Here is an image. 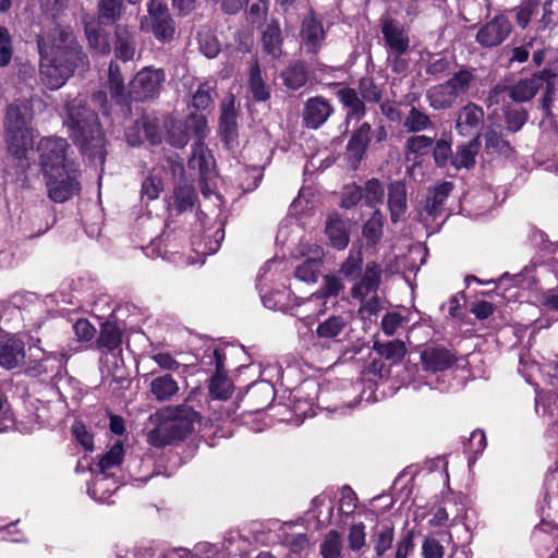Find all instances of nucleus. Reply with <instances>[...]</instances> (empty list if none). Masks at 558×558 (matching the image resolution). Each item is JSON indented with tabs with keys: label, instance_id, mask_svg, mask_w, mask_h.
Returning <instances> with one entry per match:
<instances>
[{
	"label": "nucleus",
	"instance_id": "obj_1",
	"mask_svg": "<svg viewBox=\"0 0 558 558\" xmlns=\"http://www.w3.org/2000/svg\"><path fill=\"white\" fill-rule=\"evenodd\" d=\"M39 75L49 89L62 87L76 72L89 69V59L83 51L73 31L56 25L37 36Z\"/></svg>",
	"mask_w": 558,
	"mask_h": 558
},
{
	"label": "nucleus",
	"instance_id": "obj_2",
	"mask_svg": "<svg viewBox=\"0 0 558 558\" xmlns=\"http://www.w3.org/2000/svg\"><path fill=\"white\" fill-rule=\"evenodd\" d=\"M65 125L83 155L100 165L105 161V137L98 116L86 107V99L77 96L65 105Z\"/></svg>",
	"mask_w": 558,
	"mask_h": 558
},
{
	"label": "nucleus",
	"instance_id": "obj_3",
	"mask_svg": "<svg viewBox=\"0 0 558 558\" xmlns=\"http://www.w3.org/2000/svg\"><path fill=\"white\" fill-rule=\"evenodd\" d=\"M155 427L147 434V441L162 448L177 440L186 438L199 423L201 415L186 403L167 407L148 418Z\"/></svg>",
	"mask_w": 558,
	"mask_h": 558
},
{
	"label": "nucleus",
	"instance_id": "obj_4",
	"mask_svg": "<svg viewBox=\"0 0 558 558\" xmlns=\"http://www.w3.org/2000/svg\"><path fill=\"white\" fill-rule=\"evenodd\" d=\"M33 109L28 100H19L7 109L4 132L9 151L22 158L33 147L34 132L31 128Z\"/></svg>",
	"mask_w": 558,
	"mask_h": 558
},
{
	"label": "nucleus",
	"instance_id": "obj_5",
	"mask_svg": "<svg viewBox=\"0 0 558 558\" xmlns=\"http://www.w3.org/2000/svg\"><path fill=\"white\" fill-rule=\"evenodd\" d=\"M556 72L551 69H544L529 78L518 81L511 86L495 87L489 95V100L497 96L500 90L506 92L513 101L524 102L531 100L539 89L544 90L543 106L548 108L555 95Z\"/></svg>",
	"mask_w": 558,
	"mask_h": 558
},
{
	"label": "nucleus",
	"instance_id": "obj_6",
	"mask_svg": "<svg viewBox=\"0 0 558 558\" xmlns=\"http://www.w3.org/2000/svg\"><path fill=\"white\" fill-rule=\"evenodd\" d=\"M474 81L473 71L462 68L444 83L430 86L426 92V99L434 110L450 109L459 98L469 93Z\"/></svg>",
	"mask_w": 558,
	"mask_h": 558
},
{
	"label": "nucleus",
	"instance_id": "obj_7",
	"mask_svg": "<svg viewBox=\"0 0 558 558\" xmlns=\"http://www.w3.org/2000/svg\"><path fill=\"white\" fill-rule=\"evenodd\" d=\"M141 28L150 32L160 43H169L174 38L175 24L162 0L148 1L147 15L142 19Z\"/></svg>",
	"mask_w": 558,
	"mask_h": 558
},
{
	"label": "nucleus",
	"instance_id": "obj_8",
	"mask_svg": "<svg viewBox=\"0 0 558 558\" xmlns=\"http://www.w3.org/2000/svg\"><path fill=\"white\" fill-rule=\"evenodd\" d=\"M49 198L54 203H64L81 191L76 166L45 174Z\"/></svg>",
	"mask_w": 558,
	"mask_h": 558
},
{
	"label": "nucleus",
	"instance_id": "obj_9",
	"mask_svg": "<svg viewBox=\"0 0 558 558\" xmlns=\"http://www.w3.org/2000/svg\"><path fill=\"white\" fill-rule=\"evenodd\" d=\"M68 149L69 144L62 137H47L40 141L38 151L45 174L75 166L68 158Z\"/></svg>",
	"mask_w": 558,
	"mask_h": 558
},
{
	"label": "nucleus",
	"instance_id": "obj_10",
	"mask_svg": "<svg viewBox=\"0 0 558 558\" xmlns=\"http://www.w3.org/2000/svg\"><path fill=\"white\" fill-rule=\"evenodd\" d=\"M165 82V72L145 68L131 82V95L136 100H146L157 96Z\"/></svg>",
	"mask_w": 558,
	"mask_h": 558
},
{
	"label": "nucleus",
	"instance_id": "obj_11",
	"mask_svg": "<svg viewBox=\"0 0 558 558\" xmlns=\"http://www.w3.org/2000/svg\"><path fill=\"white\" fill-rule=\"evenodd\" d=\"M512 24L505 14H498L485 23L476 34V41L485 48L501 45L511 34Z\"/></svg>",
	"mask_w": 558,
	"mask_h": 558
},
{
	"label": "nucleus",
	"instance_id": "obj_12",
	"mask_svg": "<svg viewBox=\"0 0 558 558\" xmlns=\"http://www.w3.org/2000/svg\"><path fill=\"white\" fill-rule=\"evenodd\" d=\"M484 110L474 102L462 106L456 117L454 130L463 137H480V131L484 124Z\"/></svg>",
	"mask_w": 558,
	"mask_h": 558
},
{
	"label": "nucleus",
	"instance_id": "obj_13",
	"mask_svg": "<svg viewBox=\"0 0 558 558\" xmlns=\"http://www.w3.org/2000/svg\"><path fill=\"white\" fill-rule=\"evenodd\" d=\"M452 189L453 184L451 182H442L429 189L424 205L417 210L418 219L428 222L441 216Z\"/></svg>",
	"mask_w": 558,
	"mask_h": 558
},
{
	"label": "nucleus",
	"instance_id": "obj_14",
	"mask_svg": "<svg viewBox=\"0 0 558 558\" xmlns=\"http://www.w3.org/2000/svg\"><path fill=\"white\" fill-rule=\"evenodd\" d=\"M381 34L389 58L407 53L410 47V39L407 31L399 22L392 19L383 20Z\"/></svg>",
	"mask_w": 558,
	"mask_h": 558
},
{
	"label": "nucleus",
	"instance_id": "obj_15",
	"mask_svg": "<svg viewBox=\"0 0 558 558\" xmlns=\"http://www.w3.org/2000/svg\"><path fill=\"white\" fill-rule=\"evenodd\" d=\"M193 128L195 134L202 138L205 136L206 118L203 114H191L185 123L174 122L168 131L167 141L175 148L184 147L190 140L187 130Z\"/></svg>",
	"mask_w": 558,
	"mask_h": 558
},
{
	"label": "nucleus",
	"instance_id": "obj_16",
	"mask_svg": "<svg viewBox=\"0 0 558 558\" xmlns=\"http://www.w3.org/2000/svg\"><path fill=\"white\" fill-rule=\"evenodd\" d=\"M333 113L330 101L322 96L308 98L303 109V122L310 129L320 128Z\"/></svg>",
	"mask_w": 558,
	"mask_h": 558
},
{
	"label": "nucleus",
	"instance_id": "obj_17",
	"mask_svg": "<svg viewBox=\"0 0 558 558\" xmlns=\"http://www.w3.org/2000/svg\"><path fill=\"white\" fill-rule=\"evenodd\" d=\"M381 269L375 262L367 263L361 279L351 289L353 299L363 301L368 295L376 293L380 284Z\"/></svg>",
	"mask_w": 558,
	"mask_h": 558
},
{
	"label": "nucleus",
	"instance_id": "obj_18",
	"mask_svg": "<svg viewBox=\"0 0 558 558\" xmlns=\"http://www.w3.org/2000/svg\"><path fill=\"white\" fill-rule=\"evenodd\" d=\"M123 444L118 440L111 446L110 450L99 459L98 466L101 476L96 477L93 486V494H96L100 488L105 486V482L107 481L108 476L112 474L111 470L120 466L123 461Z\"/></svg>",
	"mask_w": 558,
	"mask_h": 558
},
{
	"label": "nucleus",
	"instance_id": "obj_19",
	"mask_svg": "<svg viewBox=\"0 0 558 558\" xmlns=\"http://www.w3.org/2000/svg\"><path fill=\"white\" fill-rule=\"evenodd\" d=\"M300 37L303 47L308 52L316 53L325 40V31L322 22L313 15L305 17L301 25Z\"/></svg>",
	"mask_w": 558,
	"mask_h": 558
},
{
	"label": "nucleus",
	"instance_id": "obj_20",
	"mask_svg": "<svg viewBox=\"0 0 558 558\" xmlns=\"http://www.w3.org/2000/svg\"><path fill=\"white\" fill-rule=\"evenodd\" d=\"M421 361L425 371L437 373L450 368L457 359L446 348L430 347L421 353Z\"/></svg>",
	"mask_w": 558,
	"mask_h": 558
},
{
	"label": "nucleus",
	"instance_id": "obj_21",
	"mask_svg": "<svg viewBox=\"0 0 558 558\" xmlns=\"http://www.w3.org/2000/svg\"><path fill=\"white\" fill-rule=\"evenodd\" d=\"M125 136L128 143L132 146L141 144L143 138L147 140L153 145L161 141L158 123L148 118H143L137 121L133 128L128 130Z\"/></svg>",
	"mask_w": 558,
	"mask_h": 558
},
{
	"label": "nucleus",
	"instance_id": "obj_22",
	"mask_svg": "<svg viewBox=\"0 0 558 558\" xmlns=\"http://www.w3.org/2000/svg\"><path fill=\"white\" fill-rule=\"evenodd\" d=\"M388 208L393 223L404 219L408 210L407 186L402 181H393L388 186Z\"/></svg>",
	"mask_w": 558,
	"mask_h": 558
},
{
	"label": "nucleus",
	"instance_id": "obj_23",
	"mask_svg": "<svg viewBox=\"0 0 558 558\" xmlns=\"http://www.w3.org/2000/svg\"><path fill=\"white\" fill-rule=\"evenodd\" d=\"M25 359L24 342L11 337L0 341V366L12 369L22 365Z\"/></svg>",
	"mask_w": 558,
	"mask_h": 558
},
{
	"label": "nucleus",
	"instance_id": "obj_24",
	"mask_svg": "<svg viewBox=\"0 0 558 558\" xmlns=\"http://www.w3.org/2000/svg\"><path fill=\"white\" fill-rule=\"evenodd\" d=\"M372 126L368 122H363L353 131L348 145L347 154L353 163H359L367 150L371 142Z\"/></svg>",
	"mask_w": 558,
	"mask_h": 558
},
{
	"label": "nucleus",
	"instance_id": "obj_25",
	"mask_svg": "<svg viewBox=\"0 0 558 558\" xmlns=\"http://www.w3.org/2000/svg\"><path fill=\"white\" fill-rule=\"evenodd\" d=\"M178 381L169 374L153 378L149 383V392L154 400L167 402L179 392Z\"/></svg>",
	"mask_w": 558,
	"mask_h": 558
},
{
	"label": "nucleus",
	"instance_id": "obj_26",
	"mask_svg": "<svg viewBox=\"0 0 558 558\" xmlns=\"http://www.w3.org/2000/svg\"><path fill=\"white\" fill-rule=\"evenodd\" d=\"M337 97L349 109L345 118L348 123L352 119L361 120L365 116L366 107L364 100L354 88L342 87L337 92Z\"/></svg>",
	"mask_w": 558,
	"mask_h": 558
},
{
	"label": "nucleus",
	"instance_id": "obj_27",
	"mask_svg": "<svg viewBox=\"0 0 558 558\" xmlns=\"http://www.w3.org/2000/svg\"><path fill=\"white\" fill-rule=\"evenodd\" d=\"M325 233L330 244L337 250H344L349 244V231L345 222L333 213L328 216Z\"/></svg>",
	"mask_w": 558,
	"mask_h": 558
},
{
	"label": "nucleus",
	"instance_id": "obj_28",
	"mask_svg": "<svg viewBox=\"0 0 558 558\" xmlns=\"http://www.w3.org/2000/svg\"><path fill=\"white\" fill-rule=\"evenodd\" d=\"M122 343V332L120 328L112 323H105L101 326L99 337L97 339V347L109 353H120Z\"/></svg>",
	"mask_w": 558,
	"mask_h": 558
},
{
	"label": "nucleus",
	"instance_id": "obj_29",
	"mask_svg": "<svg viewBox=\"0 0 558 558\" xmlns=\"http://www.w3.org/2000/svg\"><path fill=\"white\" fill-rule=\"evenodd\" d=\"M393 527L387 522L377 523L371 534V544L377 557H381L391 548L393 542Z\"/></svg>",
	"mask_w": 558,
	"mask_h": 558
},
{
	"label": "nucleus",
	"instance_id": "obj_30",
	"mask_svg": "<svg viewBox=\"0 0 558 558\" xmlns=\"http://www.w3.org/2000/svg\"><path fill=\"white\" fill-rule=\"evenodd\" d=\"M136 51V41L134 34L126 27L118 26L116 28V57L122 61L131 60Z\"/></svg>",
	"mask_w": 558,
	"mask_h": 558
},
{
	"label": "nucleus",
	"instance_id": "obj_31",
	"mask_svg": "<svg viewBox=\"0 0 558 558\" xmlns=\"http://www.w3.org/2000/svg\"><path fill=\"white\" fill-rule=\"evenodd\" d=\"M189 166L193 169H198L201 175L205 179L208 178L214 170L215 159L202 141L195 144L193 154L189 160Z\"/></svg>",
	"mask_w": 558,
	"mask_h": 558
},
{
	"label": "nucleus",
	"instance_id": "obj_32",
	"mask_svg": "<svg viewBox=\"0 0 558 558\" xmlns=\"http://www.w3.org/2000/svg\"><path fill=\"white\" fill-rule=\"evenodd\" d=\"M484 140V150L487 155L507 158L513 151L510 143L504 137L501 132L497 131L494 128H489L485 132Z\"/></svg>",
	"mask_w": 558,
	"mask_h": 558
},
{
	"label": "nucleus",
	"instance_id": "obj_33",
	"mask_svg": "<svg viewBox=\"0 0 558 558\" xmlns=\"http://www.w3.org/2000/svg\"><path fill=\"white\" fill-rule=\"evenodd\" d=\"M466 143L457 146V151L453 157V165L456 168H472L475 165L476 156L480 151L481 142L478 136L470 137Z\"/></svg>",
	"mask_w": 558,
	"mask_h": 558
},
{
	"label": "nucleus",
	"instance_id": "obj_34",
	"mask_svg": "<svg viewBox=\"0 0 558 558\" xmlns=\"http://www.w3.org/2000/svg\"><path fill=\"white\" fill-rule=\"evenodd\" d=\"M264 52L272 59H277L282 53V38L279 24L275 21L267 24L262 36Z\"/></svg>",
	"mask_w": 558,
	"mask_h": 558
},
{
	"label": "nucleus",
	"instance_id": "obj_35",
	"mask_svg": "<svg viewBox=\"0 0 558 558\" xmlns=\"http://www.w3.org/2000/svg\"><path fill=\"white\" fill-rule=\"evenodd\" d=\"M347 325V316L331 315L317 326L316 333L319 338L336 339L344 330Z\"/></svg>",
	"mask_w": 558,
	"mask_h": 558
},
{
	"label": "nucleus",
	"instance_id": "obj_36",
	"mask_svg": "<svg viewBox=\"0 0 558 558\" xmlns=\"http://www.w3.org/2000/svg\"><path fill=\"white\" fill-rule=\"evenodd\" d=\"M220 129L227 137H232L236 131V112L234 108V98H226L221 105Z\"/></svg>",
	"mask_w": 558,
	"mask_h": 558
},
{
	"label": "nucleus",
	"instance_id": "obj_37",
	"mask_svg": "<svg viewBox=\"0 0 558 558\" xmlns=\"http://www.w3.org/2000/svg\"><path fill=\"white\" fill-rule=\"evenodd\" d=\"M373 349L386 360L393 363L400 362L407 353V348L401 340H391L387 342L375 341Z\"/></svg>",
	"mask_w": 558,
	"mask_h": 558
},
{
	"label": "nucleus",
	"instance_id": "obj_38",
	"mask_svg": "<svg viewBox=\"0 0 558 558\" xmlns=\"http://www.w3.org/2000/svg\"><path fill=\"white\" fill-rule=\"evenodd\" d=\"M320 555L323 558H342L343 555V539L338 531H329L320 546Z\"/></svg>",
	"mask_w": 558,
	"mask_h": 558
},
{
	"label": "nucleus",
	"instance_id": "obj_39",
	"mask_svg": "<svg viewBox=\"0 0 558 558\" xmlns=\"http://www.w3.org/2000/svg\"><path fill=\"white\" fill-rule=\"evenodd\" d=\"M250 90L253 98L257 101H265L270 97L269 87L262 78L260 69L256 60L250 69Z\"/></svg>",
	"mask_w": 558,
	"mask_h": 558
},
{
	"label": "nucleus",
	"instance_id": "obj_40",
	"mask_svg": "<svg viewBox=\"0 0 558 558\" xmlns=\"http://www.w3.org/2000/svg\"><path fill=\"white\" fill-rule=\"evenodd\" d=\"M283 84L290 89H299L307 82V72L302 62H295L287 68L282 74Z\"/></svg>",
	"mask_w": 558,
	"mask_h": 558
},
{
	"label": "nucleus",
	"instance_id": "obj_41",
	"mask_svg": "<svg viewBox=\"0 0 558 558\" xmlns=\"http://www.w3.org/2000/svg\"><path fill=\"white\" fill-rule=\"evenodd\" d=\"M384 215L376 209L372 217L363 226V235L368 245H376L383 235Z\"/></svg>",
	"mask_w": 558,
	"mask_h": 558
},
{
	"label": "nucleus",
	"instance_id": "obj_42",
	"mask_svg": "<svg viewBox=\"0 0 558 558\" xmlns=\"http://www.w3.org/2000/svg\"><path fill=\"white\" fill-rule=\"evenodd\" d=\"M344 289V286L342 284L341 280L332 275H327L323 279V284L319 291L313 293L308 298V302L313 301H323L330 296H337L342 290Z\"/></svg>",
	"mask_w": 558,
	"mask_h": 558
},
{
	"label": "nucleus",
	"instance_id": "obj_43",
	"mask_svg": "<svg viewBox=\"0 0 558 558\" xmlns=\"http://www.w3.org/2000/svg\"><path fill=\"white\" fill-rule=\"evenodd\" d=\"M359 94L366 102L380 104L384 89L373 77L365 76L359 81Z\"/></svg>",
	"mask_w": 558,
	"mask_h": 558
},
{
	"label": "nucleus",
	"instance_id": "obj_44",
	"mask_svg": "<svg viewBox=\"0 0 558 558\" xmlns=\"http://www.w3.org/2000/svg\"><path fill=\"white\" fill-rule=\"evenodd\" d=\"M85 24V34L88 41L89 47L95 50V52L99 54L107 56L110 52V45L108 39L101 35L97 26L94 23L84 22Z\"/></svg>",
	"mask_w": 558,
	"mask_h": 558
},
{
	"label": "nucleus",
	"instance_id": "obj_45",
	"mask_svg": "<svg viewBox=\"0 0 558 558\" xmlns=\"http://www.w3.org/2000/svg\"><path fill=\"white\" fill-rule=\"evenodd\" d=\"M232 383L225 373H216L209 383L210 395L220 400H227L232 393Z\"/></svg>",
	"mask_w": 558,
	"mask_h": 558
},
{
	"label": "nucleus",
	"instance_id": "obj_46",
	"mask_svg": "<svg viewBox=\"0 0 558 558\" xmlns=\"http://www.w3.org/2000/svg\"><path fill=\"white\" fill-rule=\"evenodd\" d=\"M322 267V259L313 257L305 259L295 269V277L305 282H315L318 278Z\"/></svg>",
	"mask_w": 558,
	"mask_h": 558
},
{
	"label": "nucleus",
	"instance_id": "obj_47",
	"mask_svg": "<svg viewBox=\"0 0 558 558\" xmlns=\"http://www.w3.org/2000/svg\"><path fill=\"white\" fill-rule=\"evenodd\" d=\"M539 5L538 0H522L520 5L512 9L515 23L521 29H525Z\"/></svg>",
	"mask_w": 558,
	"mask_h": 558
},
{
	"label": "nucleus",
	"instance_id": "obj_48",
	"mask_svg": "<svg viewBox=\"0 0 558 558\" xmlns=\"http://www.w3.org/2000/svg\"><path fill=\"white\" fill-rule=\"evenodd\" d=\"M363 258L360 250L350 251L349 256L342 263L340 272L348 279L355 280L362 274Z\"/></svg>",
	"mask_w": 558,
	"mask_h": 558
},
{
	"label": "nucleus",
	"instance_id": "obj_49",
	"mask_svg": "<svg viewBox=\"0 0 558 558\" xmlns=\"http://www.w3.org/2000/svg\"><path fill=\"white\" fill-rule=\"evenodd\" d=\"M366 526L363 522L354 523L348 531V547L351 551L360 554L366 547Z\"/></svg>",
	"mask_w": 558,
	"mask_h": 558
},
{
	"label": "nucleus",
	"instance_id": "obj_50",
	"mask_svg": "<svg viewBox=\"0 0 558 558\" xmlns=\"http://www.w3.org/2000/svg\"><path fill=\"white\" fill-rule=\"evenodd\" d=\"M195 198L194 187L190 184H180L174 190V205L180 213L192 208Z\"/></svg>",
	"mask_w": 558,
	"mask_h": 558
},
{
	"label": "nucleus",
	"instance_id": "obj_51",
	"mask_svg": "<svg viewBox=\"0 0 558 558\" xmlns=\"http://www.w3.org/2000/svg\"><path fill=\"white\" fill-rule=\"evenodd\" d=\"M199 49L207 58H215L220 51V43L217 37L208 29L198 32Z\"/></svg>",
	"mask_w": 558,
	"mask_h": 558
},
{
	"label": "nucleus",
	"instance_id": "obj_52",
	"mask_svg": "<svg viewBox=\"0 0 558 558\" xmlns=\"http://www.w3.org/2000/svg\"><path fill=\"white\" fill-rule=\"evenodd\" d=\"M430 125L432 122L429 117L415 107L411 108L404 120V128L410 132H420L426 130Z\"/></svg>",
	"mask_w": 558,
	"mask_h": 558
},
{
	"label": "nucleus",
	"instance_id": "obj_53",
	"mask_svg": "<svg viewBox=\"0 0 558 558\" xmlns=\"http://www.w3.org/2000/svg\"><path fill=\"white\" fill-rule=\"evenodd\" d=\"M385 190L383 184L377 179L368 180L363 189V198L365 203L374 207L383 203Z\"/></svg>",
	"mask_w": 558,
	"mask_h": 558
},
{
	"label": "nucleus",
	"instance_id": "obj_54",
	"mask_svg": "<svg viewBox=\"0 0 558 558\" xmlns=\"http://www.w3.org/2000/svg\"><path fill=\"white\" fill-rule=\"evenodd\" d=\"M162 180L159 175L148 173L142 183V198L147 197L148 201H155L162 191Z\"/></svg>",
	"mask_w": 558,
	"mask_h": 558
},
{
	"label": "nucleus",
	"instance_id": "obj_55",
	"mask_svg": "<svg viewBox=\"0 0 558 558\" xmlns=\"http://www.w3.org/2000/svg\"><path fill=\"white\" fill-rule=\"evenodd\" d=\"M193 107L198 110L209 109L213 105V87L208 83H201L193 95Z\"/></svg>",
	"mask_w": 558,
	"mask_h": 558
},
{
	"label": "nucleus",
	"instance_id": "obj_56",
	"mask_svg": "<svg viewBox=\"0 0 558 558\" xmlns=\"http://www.w3.org/2000/svg\"><path fill=\"white\" fill-rule=\"evenodd\" d=\"M289 298V292L286 291H275L269 294H264L262 296V301L265 307L274 310L287 312L289 311V304L287 300Z\"/></svg>",
	"mask_w": 558,
	"mask_h": 558
},
{
	"label": "nucleus",
	"instance_id": "obj_57",
	"mask_svg": "<svg viewBox=\"0 0 558 558\" xmlns=\"http://www.w3.org/2000/svg\"><path fill=\"white\" fill-rule=\"evenodd\" d=\"M123 0H100L99 17L107 21H117L121 15Z\"/></svg>",
	"mask_w": 558,
	"mask_h": 558
},
{
	"label": "nucleus",
	"instance_id": "obj_58",
	"mask_svg": "<svg viewBox=\"0 0 558 558\" xmlns=\"http://www.w3.org/2000/svg\"><path fill=\"white\" fill-rule=\"evenodd\" d=\"M12 58V40L9 31L0 26V66H5Z\"/></svg>",
	"mask_w": 558,
	"mask_h": 558
},
{
	"label": "nucleus",
	"instance_id": "obj_59",
	"mask_svg": "<svg viewBox=\"0 0 558 558\" xmlns=\"http://www.w3.org/2000/svg\"><path fill=\"white\" fill-rule=\"evenodd\" d=\"M109 85L112 97L118 98L123 95L124 81L119 66L113 62L109 66Z\"/></svg>",
	"mask_w": 558,
	"mask_h": 558
},
{
	"label": "nucleus",
	"instance_id": "obj_60",
	"mask_svg": "<svg viewBox=\"0 0 558 558\" xmlns=\"http://www.w3.org/2000/svg\"><path fill=\"white\" fill-rule=\"evenodd\" d=\"M433 144V140L425 135L411 136L407 141V150L412 154H424Z\"/></svg>",
	"mask_w": 558,
	"mask_h": 558
},
{
	"label": "nucleus",
	"instance_id": "obj_61",
	"mask_svg": "<svg viewBox=\"0 0 558 558\" xmlns=\"http://www.w3.org/2000/svg\"><path fill=\"white\" fill-rule=\"evenodd\" d=\"M363 198V189L355 184L349 185L344 189L343 196L341 199V206L344 208H351L355 206Z\"/></svg>",
	"mask_w": 558,
	"mask_h": 558
},
{
	"label": "nucleus",
	"instance_id": "obj_62",
	"mask_svg": "<svg viewBox=\"0 0 558 558\" xmlns=\"http://www.w3.org/2000/svg\"><path fill=\"white\" fill-rule=\"evenodd\" d=\"M72 432L77 441L86 449H93V436L87 430L86 426L81 422H75L72 426Z\"/></svg>",
	"mask_w": 558,
	"mask_h": 558
},
{
	"label": "nucleus",
	"instance_id": "obj_63",
	"mask_svg": "<svg viewBox=\"0 0 558 558\" xmlns=\"http://www.w3.org/2000/svg\"><path fill=\"white\" fill-rule=\"evenodd\" d=\"M402 322H403V317L400 314L388 313L381 319L383 331L387 336H392L397 332V330L401 326Z\"/></svg>",
	"mask_w": 558,
	"mask_h": 558
},
{
	"label": "nucleus",
	"instance_id": "obj_64",
	"mask_svg": "<svg viewBox=\"0 0 558 558\" xmlns=\"http://www.w3.org/2000/svg\"><path fill=\"white\" fill-rule=\"evenodd\" d=\"M422 550H423L424 558H442L444 557V547L435 538H427L422 546Z\"/></svg>",
	"mask_w": 558,
	"mask_h": 558
}]
</instances>
